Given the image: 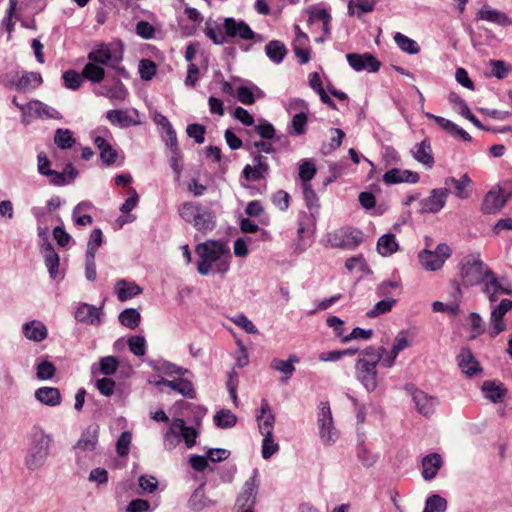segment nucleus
Segmentation results:
<instances>
[{
	"label": "nucleus",
	"mask_w": 512,
	"mask_h": 512,
	"mask_svg": "<svg viewBox=\"0 0 512 512\" xmlns=\"http://www.w3.org/2000/svg\"><path fill=\"white\" fill-rule=\"evenodd\" d=\"M460 276L464 286H474L485 282L486 292L492 302L497 300L496 294L498 291L510 293L509 290L501 287L493 272L487 268L479 256L469 255L464 258L461 264Z\"/></svg>",
	"instance_id": "obj_1"
},
{
	"label": "nucleus",
	"mask_w": 512,
	"mask_h": 512,
	"mask_svg": "<svg viewBox=\"0 0 512 512\" xmlns=\"http://www.w3.org/2000/svg\"><path fill=\"white\" fill-rule=\"evenodd\" d=\"M195 253L198 256L197 269L202 275L212 271L225 273L230 266V250L221 241L207 240L199 243L195 247Z\"/></svg>",
	"instance_id": "obj_2"
},
{
	"label": "nucleus",
	"mask_w": 512,
	"mask_h": 512,
	"mask_svg": "<svg viewBox=\"0 0 512 512\" xmlns=\"http://www.w3.org/2000/svg\"><path fill=\"white\" fill-rule=\"evenodd\" d=\"M385 352L384 347L369 346L359 355L356 362L357 377L367 390L373 391L377 387L376 367L381 360L383 361Z\"/></svg>",
	"instance_id": "obj_3"
},
{
	"label": "nucleus",
	"mask_w": 512,
	"mask_h": 512,
	"mask_svg": "<svg viewBox=\"0 0 512 512\" xmlns=\"http://www.w3.org/2000/svg\"><path fill=\"white\" fill-rule=\"evenodd\" d=\"M331 246L342 249H355L363 242V233L357 228L345 226L329 235Z\"/></svg>",
	"instance_id": "obj_4"
},
{
	"label": "nucleus",
	"mask_w": 512,
	"mask_h": 512,
	"mask_svg": "<svg viewBox=\"0 0 512 512\" xmlns=\"http://www.w3.org/2000/svg\"><path fill=\"white\" fill-rule=\"evenodd\" d=\"M451 248L445 244H439L435 251L424 249L419 253V261L423 268L436 271L443 267L445 261L451 256Z\"/></svg>",
	"instance_id": "obj_5"
},
{
	"label": "nucleus",
	"mask_w": 512,
	"mask_h": 512,
	"mask_svg": "<svg viewBox=\"0 0 512 512\" xmlns=\"http://www.w3.org/2000/svg\"><path fill=\"white\" fill-rule=\"evenodd\" d=\"M223 29L227 39L252 42L256 38V33L243 20L225 18L223 22Z\"/></svg>",
	"instance_id": "obj_6"
},
{
	"label": "nucleus",
	"mask_w": 512,
	"mask_h": 512,
	"mask_svg": "<svg viewBox=\"0 0 512 512\" xmlns=\"http://www.w3.org/2000/svg\"><path fill=\"white\" fill-rule=\"evenodd\" d=\"M87 58L89 61H92L100 66H115L122 60V55L121 53L112 50L109 45L101 44L97 48L90 51Z\"/></svg>",
	"instance_id": "obj_7"
},
{
	"label": "nucleus",
	"mask_w": 512,
	"mask_h": 512,
	"mask_svg": "<svg viewBox=\"0 0 512 512\" xmlns=\"http://www.w3.org/2000/svg\"><path fill=\"white\" fill-rule=\"evenodd\" d=\"M295 38L292 43L293 51L300 64H306L311 59V48L309 46V37L301 28L294 27Z\"/></svg>",
	"instance_id": "obj_8"
},
{
	"label": "nucleus",
	"mask_w": 512,
	"mask_h": 512,
	"mask_svg": "<svg viewBox=\"0 0 512 512\" xmlns=\"http://www.w3.org/2000/svg\"><path fill=\"white\" fill-rule=\"evenodd\" d=\"M347 61L356 71L367 70L369 72H377L381 67V62L370 53L348 54Z\"/></svg>",
	"instance_id": "obj_9"
},
{
	"label": "nucleus",
	"mask_w": 512,
	"mask_h": 512,
	"mask_svg": "<svg viewBox=\"0 0 512 512\" xmlns=\"http://www.w3.org/2000/svg\"><path fill=\"white\" fill-rule=\"evenodd\" d=\"M420 175L417 172L411 170H402L398 168H392L385 172L383 175V181L387 185H394L400 183H411L415 184L419 182Z\"/></svg>",
	"instance_id": "obj_10"
},
{
	"label": "nucleus",
	"mask_w": 512,
	"mask_h": 512,
	"mask_svg": "<svg viewBox=\"0 0 512 512\" xmlns=\"http://www.w3.org/2000/svg\"><path fill=\"white\" fill-rule=\"evenodd\" d=\"M269 171V165L266 162V158L261 154H257L254 157V165H246L243 169V177L251 181H259L267 175Z\"/></svg>",
	"instance_id": "obj_11"
},
{
	"label": "nucleus",
	"mask_w": 512,
	"mask_h": 512,
	"mask_svg": "<svg viewBox=\"0 0 512 512\" xmlns=\"http://www.w3.org/2000/svg\"><path fill=\"white\" fill-rule=\"evenodd\" d=\"M448 191L446 189H434L429 197L421 202V211L424 213H436L443 208Z\"/></svg>",
	"instance_id": "obj_12"
},
{
	"label": "nucleus",
	"mask_w": 512,
	"mask_h": 512,
	"mask_svg": "<svg viewBox=\"0 0 512 512\" xmlns=\"http://www.w3.org/2000/svg\"><path fill=\"white\" fill-rule=\"evenodd\" d=\"M94 144L99 150L100 159L105 166H113L119 159L118 151L103 137L97 136Z\"/></svg>",
	"instance_id": "obj_13"
},
{
	"label": "nucleus",
	"mask_w": 512,
	"mask_h": 512,
	"mask_svg": "<svg viewBox=\"0 0 512 512\" xmlns=\"http://www.w3.org/2000/svg\"><path fill=\"white\" fill-rule=\"evenodd\" d=\"M478 20L491 22L500 26H509L512 20L502 11L493 9L489 5H484L476 14Z\"/></svg>",
	"instance_id": "obj_14"
},
{
	"label": "nucleus",
	"mask_w": 512,
	"mask_h": 512,
	"mask_svg": "<svg viewBox=\"0 0 512 512\" xmlns=\"http://www.w3.org/2000/svg\"><path fill=\"white\" fill-rule=\"evenodd\" d=\"M507 201V196L503 194L501 188L489 191L482 204V211L491 214L499 211Z\"/></svg>",
	"instance_id": "obj_15"
},
{
	"label": "nucleus",
	"mask_w": 512,
	"mask_h": 512,
	"mask_svg": "<svg viewBox=\"0 0 512 512\" xmlns=\"http://www.w3.org/2000/svg\"><path fill=\"white\" fill-rule=\"evenodd\" d=\"M41 76L36 73L19 75L18 73L8 78V85L17 90L24 91L30 87H36L41 83Z\"/></svg>",
	"instance_id": "obj_16"
},
{
	"label": "nucleus",
	"mask_w": 512,
	"mask_h": 512,
	"mask_svg": "<svg viewBox=\"0 0 512 512\" xmlns=\"http://www.w3.org/2000/svg\"><path fill=\"white\" fill-rule=\"evenodd\" d=\"M256 418L260 433L273 431L276 418L266 399L262 400L260 411Z\"/></svg>",
	"instance_id": "obj_17"
},
{
	"label": "nucleus",
	"mask_w": 512,
	"mask_h": 512,
	"mask_svg": "<svg viewBox=\"0 0 512 512\" xmlns=\"http://www.w3.org/2000/svg\"><path fill=\"white\" fill-rule=\"evenodd\" d=\"M442 457L438 453H430L422 459V476L425 480L433 479L442 467Z\"/></svg>",
	"instance_id": "obj_18"
},
{
	"label": "nucleus",
	"mask_w": 512,
	"mask_h": 512,
	"mask_svg": "<svg viewBox=\"0 0 512 512\" xmlns=\"http://www.w3.org/2000/svg\"><path fill=\"white\" fill-rule=\"evenodd\" d=\"M38 171L40 174L50 178V183L61 186L65 184L64 175L59 172L50 169V160L47 155L43 152L38 154Z\"/></svg>",
	"instance_id": "obj_19"
},
{
	"label": "nucleus",
	"mask_w": 512,
	"mask_h": 512,
	"mask_svg": "<svg viewBox=\"0 0 512 512\" xmlns=\"http://www.w3.org/2000/svg\"><path fill=\"white\" fill-rule=\"evenodd\" d=\"M115 293L120 301L124 302L142 293V288L135 282L119 280L115 284Z\"/></svg>",
	"instance_id": "obj_20"
},
{
	"label": "nucleus",
	"mask_w": 512,
	"mask_h": 512,
	"mask_svg": "<svg viewBox=\"0 0 512 512\" xmlns=\"http://www.w3.org/2000/svg\"><path fill=\"white\" fill-rule=\"evenodd\" d=\"M191 224L201 232L212 230L215 227V215L211 210L201 206Z\"/></svg>",
	"instance_id": "obj_21"
},
{
	"label": "nucleus",
	"mask_w": 512,
	"mask_h": 512,
	"mask_svg": "<svg viewBox=\"0 0 512 512\" xmlns=\"http://www.w3.org/2000/svg\"><path fill=\"white\" fill-rule=\"evenodd\" d=\"M458 360L461 370L469 376L475 375L481 370L479 362L469 349H463L458 356Z\"/></svg>",
	"instance_id": "obj_22"
},
{
	"label": "nucleus",
	"mask_w": 512,
	"mask_h": 512,
	"mask_svg": "<svg viewBox=\"0 0 512 512\" xmlns=\"http://www.w3.org/2000/svg\"><path fill=\"white\" fill-rule=\"evenodd\" d=\"M23 334L29 340L40 342L47 337L48 331L42 322L33 320L24 324Z\"/></svg>",
	"instance_id": "obj_23"
},
{
	"label": "nucleus",
	"mask_w": 512,
	"mask_h": 512,
	"mask_svg": "<svg viewBox=\"0 0 512 512\" xmlns=\"http://www.w3.org/2000/svg\"><path fill=\"white\" fill-rule=\"evenodd\" d=\"M35 398L42 404L57 406L61 403V393L55 387H41L36 390Z\"/></svg>",
	"instance_id": "obj_24"
},
{
	"label": "nucleus",
	"mask_w": 512,
	"mask_h": 512,
	"mask_svg": "<svg viewBox=\"0 0 512 512\" xmlns=\"http://www.w3.org/2000/svg\"><path fill=\"white\" fill-rule=\"evenodd\" d=\"M299 362V358L296 355H290L288 360H282L275 358L271 361V368L284 375L283 380L287 381L291 378L295 371L294 364Z\"/></svg>",
	"instance_id": "obj_25"
},
{
	"label": "nucleus",
	"mask_w": 512,
	"mask_h": 512,
	"mask_svg": "<svg viewBox=\"0 0 512 512\" xmlns=\"http://www.w3.org/2000/svg\"><path fill=\"white\" fill-rule=\"evenodd\" d=\"M13 103L21 110L37 117H53V112H55L54 109L49 108L47 105L38 100L30 101L25 106H22L19 105L16 101V98H14Z\"/></svg>",
	"instance_id": "obj_26"
},
{
	"label": "nucleus",
	"mask_w": 512,
	"mask_h": 512,
	"mask_svg": "<svg viewBox=\"0 0 512 512\" xmlns=\"http://www.w3.org/2000/svg\"><path fill=\"white\" fill-rule=\"evenodd\" d=\"M485 396L494 403L502 402L507 394V389L500 382L485 381L482 385Z\"/></svg>",
	"instance_id": "obj_27"
},
{
	"label": "nucleus",
	"mask_w": 512,
	"mask_h": 512,
	"mask_svg": "<svg viewBox=\"0 0 512 512\" xmlns=\"http://www.w3.org/2000/svg\"><path fill=\"white\" fill-rule=\"evenodd\" d=\"M256 499V489L253 483H247L243 493L237 499L239 512H253Z\"/></svg>",
	"instance_id": "obj_28"
},
{
	"label": "nucleus",
	"mask_w": 512,
	"mask_h": 512,
	"mask_svg": "<svg viewBox=\"0 0 512 512\" xmlns=\"http://www.w3.org/2000/svg\"><path fill=\"white\" fill-rule=\"evenodd\" d=\"M331 16L328 11L324 8L313 6L308 10V22L309 24L322 23V30L324 34L329 33V24Z\"/></svg>",
	"instance_id": "obj_29"
},
{
	"label": "nucleus",
	"mask_w": 512,
	"mask_h": 512,
	"mask_svg": "<svg viewBox=\"0 0 512 512\" xmlns=\"http://www.w3.org/2000/svg\"><path fill=\"white\" fill-rule=\"evenodd\" d=\"M376 4L377 0H350L347 7L348 14L360 18L363 14L372 12Z\"/></svg>",
	"instance_id": "obj_30"
},
{
	"label": "nucleus",
	"mask_w": 512,
	"mask_h": 512,
	"mask_svg": "<svg viewBox=\"0 0 512 512\" xmlns=\"http://www.w3.org/2000/svg\"><path fill=\"white\" fill-rule=\"evenodd\" d=\"M413 400L417 406L418 411L424 416H428L434 412L435 399L429 397L426 393L420 390H416L413 393Z\"/></svg>",
	"instance_id": "obj_31"
},
{
	"label": "nucleus",
	"mask_w": 512,
	"mask_h": 512,
	"mask_svg": "<svg viewBox=\"0 0 512 512\" xmlns=\"http://www.w3.org/2000/svg\"><path fill=\"white\" fill-rule=\"evenodd\" d=\"M414 157L420 163L432 167L434 164V157L432 155V148L430 141L428 139H424L421 143L416 146V149L413 151Z\"/></svg>",
	"instance_id": "obj_32"
},
{
	"label": "nucleus",
	"mask_w": 512,
	"mask_h": 512,
	"mask_svg": "<svg viewBox=\"0 0 512 512\" xmlns=\"http://www.w3.org/2000/svg\"><path fill=\"white\" fill-rule=\"evenodd\" d=\"M98 442V428L97 427H89L86 432H84L76 444V448L81 451H92L96 448Z\"/></svg>",
	"instance_id": "obj_33"
},
{
	"label": "nucleus",
	"mask_w": 512,
	"mask_h": 512,
	"mask_svg": "<svg viewBox=\"0 0 512 512\" xmlns=\"http://www.w3.org/2000/svg\"><path fill=\"white\" fill-rule=\"evenodd\" d=\"M106 118L112 125H118L120 127H129L136 123L126 110H109L106 114Z\"/></svg>",
	"instance_id": "obj_34"
},
{
	"label": "nucleus",
	"mask_w": 512,
	"mask_h": 512,
	"mask_svg": "<svg viewBox=\"0 0 512 512\" xmlns=\"http://www.w3.org/2000/svg\"><path fill=\"white\" fill-rule=\"evenodd\" d=\"M398 243L394 234H385L378 239L377 251L382 256H389L398 250Z\"/></svg>",
	"instance_id": "obj_35"
},
{
	"label": "nucleus",
	"mask_w": 512,
	"mask_h": 512,
	"mask_svg": "<svg viewBox=\"0 0 512 512\" xmlns=\"http://www.w3.org/2000/svg\"><path fill=\"white\" fill-rule=\"evenodd\" d=\"M82 76L93 83H100L105 77V70L102 66L89 61L82 70Z\"/></svg>",
	"instance_id": "obj_36"
},
{
	"label": "nucleus",
	"mask_w": 512,
	"mask_h": 512,
	"mask_svg": "<svg viewBox=\"0 0 512 512\" xmlns=\"http://www.w3.org/2000/svg\"><path fill=\"white\" fill-rule=\"evenodd\" d=\"M262 95V91L256 86L253 89L247 86H240L236 90L237 99L244 105L254 104L255 98H260Z\"/></svg>",
	"instance_id": "obj_37"
},
{
	"label": "nucleus",
	"mask_w": 512,
	"mask_h": 512,
	"mask_svg": "<svg viewBox=\"0 0 512 512\" xmlns=\"http://www.w3.org/2000/svg\"><path fill=\"white\" fill-rule=\"evenodd\" d=\"M408 346H409V341H408L407 337L403 333L399 334L395 338V341H394L393 347L390 351V354L383 359V364L386 367H391L394 364L395 359H396L397 355L399 354V352Z\"/></svg>",
	"instance_id": "obj_38"
},
{
	"label": "nucleus",
	"mask_w": 512,
	"mask_h": 512,
	"mask_svg": "<svg viewBox=\"0 0 512 512\" xmlns=\"http://www.w3.org/2000/svg\"><path fill=\"white\" fill-rule=\"evenodd\" d=\"M261 435L263 436L262 456L264 459H269L279 450V445L276 442L273 431H268V433H261Z\"/></svg>",
	"instance_id": "obj_39"
},
{
	"label": "nucleus",
	"mask_w": 512,
	"mask_h": 512,
	"mask_svg": "<svg viewBox=\"0 0 512 512\" xmlns=\"http://www.w3.org/2000/svg\"><path fill=\"white\" fill-rule=\"evenodd\" d=\"M317 169L315 164L310 160H304L299 165V178L305 189L309 187V182L316 175Z\"/></svg>",
	"instance_id": "obj_40"
},
{
	"label": "nucleus",
	"mask_w": 512,
	"mask_h": 512,
	"mask_svg": "<svg viewBox=\"0 0 512 512\" xmlns=\"http://www.w3.org/2000/svg\"><path fill=\"white\" fill-rule=\"evenodd\" d=\"M319 422L321 423V435L324 438L327 433V441L330 440V425L332 423V416L330 406L327 402H322L320 405Z\"/></svg>",
	"instance_id": "obj_41"
},
{
	"label": "nucleus",
	"mask_w": 512,
	"mask_h": 512,
	"mask_svg": "<svg viewBox=\"0 0 512 512\" xmlns=\"http://www.w3.org/2000/svg\"><path fill=\"white\" fill-rule=\"evenodd\" d=\"M140 320V313L133 308L125 309L119 315L120 323L129 329L137 328L139 326Z\"/></svg>",
	"instance_id": "obj_42"
},
{
	"label": "nucleus",
	"mask_w": 512,
	"mask_h": 512,
	"mask_svg": "<svg viewBox=\"0 0 512 512\" xmlns=\"http://www.w3.org/2000/svg\"><path fill=\"white\" fill-rule=\"evenodd\" d=\"M266 54L274 62H281L286 55V47L280 41H270L265 47Z\"/></svg>",
	"instance_id": "obj_43"
},
{
	"label": "nucleus",
	"mask_w": 512,
	"mask_h": 512,
	"mask_svg": "<svg viewBox=\"0 0 512 512\" xmlns=\"http://www.w3.org/2000/svg\"><path fill=\"white\" fill-rule=\"evenodd\" d=\"M506 312L502 311L498 307H496L491 313V329L489 334L492 338L499 335L501 332L505 330V324L503 318Z\"/></svg>",
	"instance_id": "obj_44"
},
{
	"label": "nucleus",
	"mask_w": 512,
	"mask_h": 512,
	"mask_svg": "<svg viewBox=\"0 0 512 512\" xmlns=\"http://www.w3.org/2000/svg\"><path fill=\"white\" fill-rule=\"evenodd\" d=\"M394 40L398 47L406 53L417 54L420 51L418 44L413 39H410L400 32L394 35Z\"/></svg>",
	"instance_id": "obj_45"
},
{
	"label": "nucleus",
	"mask_w": 512,
	"mask_h": 512,
	"mask_svg": "<svg viewBox=\"0 0 512 512\" xmlns=\"http://www.w3.org/2000/svg\"><path fill=\"white\" fill-rule=\"evenodd\" d=\"M45 263L51 277L56 278L59 267V256L50 244L45 248Z\"/></svg>",
	"instance_id": "obj_46"
},
{
	"label": "nucleus",
	"mask_w": 512,
	"mask_h": 512,
	"mask_svg": "<svg viewBox=\"0 0 512 512\" xmlns=\"http://www.w3.org/2000/svg\"><path fill=\"white\" fill-rule=\"evenodd\" d=\"M451 183L454 186L455 194L460 198L469 197V188L471 185V179L467 174H464L460 179L451 178Z\"/></svg>",
	"instance_id": "obj_47"
},
{
	"label": "nucleus",
	"mask_w": 512,
	"mask_h": 512,
	"mask_svg": "<svg viewBox=\"0 0 512 512\" xmlns=\"http://www.w3.org/2000/svg\"><path fill=\"white\" fill-rule=\"evenodd\" d=\"M55 144L61 149L71 148L75 143L73 134L68 129H58L54 136Z\"/></svg>",
	"instance_id": "obj_48"
},
{
	"label": "nucleus",
	"mask_w": 512,
	"mask_h": 512,
	"mask_svg": "<svg viewBox=\"0 0 512 512\" xmlns=\"http://www.w3.org/2000/svg\"><path fill=\"white\" fill-rule=\"evenodd\" d=\"M396 302V299L392 298L381 300L376 303V305L370 311H368L366 315L369 318H376L380 315L388 313L392 310Z\"/></svg>",
	"instance_id": "obj_49"
},
{
	"label": "nucleus",
	"mask_w": 512,
	"mask_h": 512,
	"mask_svg": "<svg viewBox=\"0 0 512 512\" xmlns=\"http://www.w3.org/2000/svg\"><path fill=\"white\" fill-rule=\"evenodd\" d=\"M201 206V204L195 202H184L178 209L179 215L186 222L192 223L196 217V214L199 213Z\"/></svg>",
	"instance_id": "obj_50"
},
{
	"label": "nucleus",
	"mask_w": 512,
	"mask_h": 512,
	"mask_svg": "<svg viewBox=\"0 0 512 512\" xmlns=\"http://www.w3.org/2000/svg\"><path fill=\"white\" fill-rule=\"evenodd\" d=\"M187 19L191 21L194 25L192 27H181L183 33L185 35H192L196 31V25L200 24L203 20L200 12L196 8L187 7L184 11Z\"/></svg>",
	"instance_id": "obj_51"
},
{
	"label": "nucleus",
	"mask_w": 512,
	"mask_h": 512,
	"mask_svg": "<svg viewBox=\"0 0 512 512\" xmlns=\"http://www.w3.org/2000/svg\"><path fill=\"white\" fill-rule=\"evenodd\" d=\"M64 85L68 89L77 90L83 83L82 72L78 73L75 70H68L63 73Z\"/></svg>",
	"instance_id": "obj_52"
},
{
	"label": "nucleus",
	"mask_w": 512,
	"mask_h": 512,
	"mask_svg": "<svg viewBox=\"0 0 512 512\" xmlns=\"http://www.w3.org/2000/svg\"><path fill=\"white\" fill-rule=\"evenodd\" d=\"M447 507L446 500L439 495H432L426 500L423 512H445Z\"/></svg>",
	"instance_id": "obj_53"
},
{
	"label": "nucleus",
	"mask_w": 512,
	"mask_h": 512,
	"mask_svg": "<svg viewBox=\"0 0 512 512\" xmlns=\"http://www.w3.org/2000/svg\"><path fill=\"white\" fill-rule=\"evenodd\" d=\"M119 366V361L114 356H106L99 361V372L103 375L114 374Z\"/></svg>",
	"instance_id": "obj_54"
},
{
	"label": "nucleus",
	"mask_w": 512,
	"mask_h": 512,
	"mask_svg": "<svg viewBox=\"0 0 512 512\" xmlns=\"http://www.w3.org/2000/svg\"><path fill=\"white\" fill-rule=\"evenodd\" d=\"M307 123L308 116L306 112L302 111L300 113L295 114L291 121L293 133L297 136L305 134Z\"/></svg>",
	"instance_id": "obj_55"
},
{
	"label": "nucleus",
	"mask_w": 512,
	"mask_h": 512,
	"mask_svg": "<svg viewBox=\"0 0 512 512\" xmlns=\"http://www.w3.org/2000/svg\"><path fill=\"white\" fill-rule=\"evenodd\" d=\"M174 391L180 393L184 397L187 398H195L196 393L191 381L183 378L176 379V383H174Z\"/></svg>",
	"instance_id": "obj_56"
},
{
	"label": "nucleus",
	"mask_w": 512,
	"mask_h": 512,
	"mask_svg": "<svg viewBox=\"0 0 512 512\" xmlns=\"http://www.w3.org/2000/svg\"><path fill=\"white\" fill-rule=\"evenodd\" d=\"M216 425L221 428H230L236 424V416L229 410H221L215 415Z\"/></svg>",
	"instance_id": "obj_57"
},
{
	"label": "nucleus",
	"mask_w": 512,
	"mask_h": 512,
	"mask_svg": "<svg viewBox=\"0 0 512 512\" xmlns=\"http://www.w3.org/2000/svg\"><path fill=\"white\" fill-rule=\"evenodd\" d=\"M157 71L156 64L150 59H142L139 63V73L143 80H151Z\"/></svg>",
	"instance_id": "obj_58"
},
{
	"label": "nucleus",
	"mask_w": 512,
	"mask_h": 512,
	"mask_svg": "<svg viewBox=\"0 0 512 512\" xmlns=\"http://www.w3.org/2000/svg\"><path fill=\"white\" fill-rule=\"evenodd\" d=\"M95 386L102 395L110 397L115 391L116 383L112 378L103 377L95 381Z\"/></svg>",
	"instance_id": "obj_59"
},
{
	"label": "nucleus",
	"mask_w": 512,
	"mask_h": 512,
	"mask_svg": "<svg viewBox=\"0 0 512 512\" xmlns=\"http://www.w3.org/2000/svg\"><path fill=\"white\" fill-rule=\"evenodd\" d=\"M128 95L127 90L125 89L124 85L121 81L116 80L113 84V86L109 89H107L106 96L110 99L120 100L123 101L126 99Z\"/></svg>",
	"instance_id": "obj_60"
},
{
	"label": "nucleus",
	"mask_w": 512,
	"mask_h": 512,
	"mask_svg": "<svg viewBox=\"0 0 512 512\" xmlns=\"http://www.w3.org/2000/svg\"><path fill=\"white\" fill-rule=\"evenodd\" d=\"M205 35L211 39L215 44L222 45L227 42V36L225 35L224 29L219 27L207 26L204 30Z\"/></svg>",
	"instance_id": "obj_61"
},
{
	"label": "nucleus",
	"mask_w": 512,
	"mask_h": 512,
	"mask_svg": "<svg viewBox=\"0 0 512 512\" xmlns=\"http://www.w3.org/2000/svg\"><path fill=\"white\" fill-rule=\"evenodd\" d=\"M56 372V367L52 362L42 361L37 365V377L42 380L51 379Z\"/></svg>",
	"instance_id": "obj_62"
},
{
	"label": "nucleus",
	"mask_w": 512,
	"mask_h": 512,
	"mask_svg": "<svg viewBox=\"0 0 512 512\" xmlns=\"http://www.w3.org/2000/svg\"><path fill=\"white\" fill-rule=\"evenodd\" d=\"M130 351L136 356H143L145 354V340L141 336H132L128 340Z\"/></svg>",
	"instance_id": "obj_63"
},
{
	"label": "nucleus",
	"mask_w": 512,
	"mask_h": 512,
	"mask_svg": "<svg viewBox=\"0 0 512 512\" xmlns=\"http://www.w3.org/2000/svg\"><path fill=\"white\" fill-rule=\"evenodd\" d=\"M345 267L349 272L354 270L364 271L367 268V264L363 255H357L350 257L345 262Z\"/></svg>",
	"instance_id": "obj_64"
}]
</instances>
